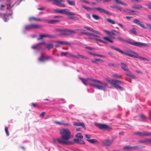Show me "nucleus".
<instances>
[{
  "label": "nucleus",
  "mask_w": 151,
  "mask_h": 151,
  "mask_svg": "<svg viewBox=\"0 0 151 151\" xmlns=\"http://www.w3.org/2000/svg\"><path fill=\"white\" fill-rule=\"evenodd\" d=\"M60 133L61 134V138L65 141L71 138V133L70 131L67 129H62L60 130Z\"/></svg>",
  "instance_id": "nucleus-1"
},
{
  "label": "nucleus",
  "mask_w": 151,
  "mask_h": 151,
  "mask_svg": "<svg viewBox=\"0 0 151 151\" xmlns=\"http://www.w3.org/2000/svg\"><path fill=\"white\" fill-rule=\"evenodd\" d=\"M89 84L90 86L94 87L99 90H105L106 89V88L104 86H103L98 84H96L94 83H89Z\"/></svg>",
  "instance_id": "nucleus-13"
},
{
  "label": "nucleus",
  "mask_w": 151,
  "mask_h": 151,
  "mask_svg": "<svg viewBox=\"0 0 151 151\" xmlns=\"http://www.w3.org/2000/svg\"><path fill=\"white\" fill-rule=\"evenodd\" d=\"M81 7L87 10L93 11L94 10H95L99 11L100 13H104L109 15H111V14L110 12L100 7L96 8H90L88 7L85 6L83 5L81 6Z\"/></svg>",
  "instance_id": "nucleus-2"
},
{
  "label": "nucleus",
  "mask_w": 151,
  "mask_h": 151,
  "mask_svg": "<svg viewBox=\"0 0 151 151\" xmlns=\"http://www.w3.org/2000/svg\"><path fill=\"white\" fill-rule=\"evenodd\" d=\"M41 27V26L37 24H30L26 25L24 27L25 30H29L33 29L39 28Z\"/></svg>",
  "instance_id": "nucleus-7"
},
{
  "label": "nucleus",
  "mask_w": 151,
  "mask_h": 151,
  "mask_svg": "<svg viewBox=\"0 0 151 151\" xmlns=\"http://www.w3.org/2000/svg\"><path fill=\"white\" fill-rule=\"evenodd\" d=\"M90 143H94L97 142L95 139H86Z\"/></svg>",
  "instance_id": "nucleus-41"
},
{
  "label": "nucleus",
  "mask_w": 151,
  "mask_h": 151,
  "mask_svg": "<svg viewBox=\"0 0 151 151\" xmlns=\"http://www.w3.org/2000/svg\"><path fill=\"white\" fill-rule=\"evenodd\" d=\"M57 43L61 44H65V45H71V44L68 42H63L62 41H58L57 42Z\"/></svg>",
  "instance_id": "nucleus-26"
},
{
  "label": "nucleus",
  "mask_w": 151,
  "mask_h": 151,
  "mask_svg": "<svg viewBox=\"0 0 151 151\" xmlns=\"http://www.w3.org/2000/svg\"><path fill=\"white\" fill-rule=\"evenodd\" d=\"M118 9L120 11L122 12H124L125 11V9H123V8H121L119 6Z\"/></svg>",
  "instance_id": "nucleus-55"
},
{
  "label": "nucleus",
  "mask_w": 151,
  "mask_h": 151,
  "mask_svg": "<svg viewBox=\"0 0 151 151\" xmlns=\"http://www.w3.org/2000/svg\"><path fill=\"white\" fill-rule=\"evenodd\" d=\"M103 39L111 43H112L113 42V41L112 40H110L109 38L107 37H104Z\"/></svg>",
  "instance_id": "nucleus-49"
},
{
  "label": "nucleus",
  "mask_w": 151,
  "mask_h": 151,
  "mask_svg": "<svg viewBox=\"0 0 151 151\" xmlns=\"http://www.w3.org/2000/svg\"><path fill=\"white\" fill-rule=\"evenodd\" d=\"M106 20L108 22H109L113 24H115V22L114 21H113V20L111 19H107Z\"/></svg>",
  "instance_id": "nucleus-43"
},
{
  "label": "nucleus",
  "mask_w": 151,
  "mask_h": 151,
  "mask_svg": "<svg viewBox=\"0 0 151 151\" xmlns=\"http://www.w3.org/2000/svg\"><path fill=\"white\" fill-rule=\"evenodd\" d=\"M132 135H137L140 136H151V132H137L133 133Z\"/></svg>",
  "instance_id": "nucleus-8"
},
{
  "label": "nucleus",
  "mask_w": 151,
  "mask_h": 151,
  "mask_svg": "<svg viewBox=\"0 0 151 151\" xmlns=\"http://www.w3.org/2000/svg\"><path fill=\"white\" fill-rule=\"evenodd\" d=\"M121 64L122 66L121 68L122 69L125 71H127V72L131 73L130 70L127 69V68L128 67L127 65L123 63H121Z\"/></svg>",
  "instance_id": "nucleus-17"
},
{
  "label": "nucleus",
  "mask_w": 151,
  "mask_h": 151,
  "mask_svg": "<svg viewBox=\"0 0 151 151\" xmlns=\"http://www.w3.org/2000/svg\"><path fill=\"white\" fill-rule=\"evenodd\" d=\"M68 3L70 5L74 6L75 5V2L74 1H70V0H66Z\"/></svg>",
  "instance_id": "nucleus-27"
},
{
  "label": "nucleus",
  "mask_w": 151,
  "mask_h": 151,
  "mask_svg": "<svg viewBox=\"0 0 151 151\" xmlns=\"http://www.w3.org/2000/svg\"><path fill=\"white\" fill-rule=\"evenodd\" d=\"M128 73L126 75L127 76H129V78L132 79H136V77L134 76V75L130 73H131L128 72Z\"/></svg>",
  "instance_id": "nucleus-33"
},
{
  "label": "nucleus",
  "mask_w": 151,
  "mask_h": 151,
  "mask_svg": "<svg viewBox=\"0 0 151 151\" xmlns=\"http://www.w3.org/2000/svg\"><path fill=\"white\" fill-rule=\"evenodd\" d=\"M97 126L99 129L103 130H109L111 129L109 126L104 124H98Z\"/></svg>",
  "instance_id": "nucleus-9"
},
{
  "label": "nucleus",
  "mask_w": 151,
  "mask_h": 151,
  "mask_svg": "<svg viewBox=\"0 0 151 151\" xmlns=\"http://www.w3.org/2000/svg\"><path fill=\"white\" fill-rule=\"evenodd\" d=\"M68 9H61V14H64L68 16H74L75 14L73 12H69Z\"/></svg>",
  "instance_id": "nucleus-11"
},
{
  "label": "nucleus",
  "mask_w": 151,
  "mask_h": 151,
  "mask_svg": "<svg viewBox=\"0 0 151 151\" xmlns=\"http://www.w3.org/2000/svg\"><path fill=\"white\" fill-rule=\"evenodd\" d=\"M104 31L107 35L110 36L118 35L119 33L115 30H112L111 32L106 30H104Z\"/></svg>",
  "instance_id": "nucleus-12"
},
{
  "label": "nucleus",
  "mask_w": 151,
  "mask_h": 151,
  "mask_svg": "<svg viewBox=\"0 0 151 151\" xmlns=\"http://www.w3.org/2000/svg\"><path fill=\"white\" fill-rule=\"evenodd\" d=\"M87 80H88V81H91L95 82V79H93L91 78H87Z\"/></svg>",
  "instance_id": "nucleus-62"
},
{
  "label": "nucleus",
  "mask_w": 151,
  "mask_h": 151,
  "mask_svg": "<svg viewBox=\"0 0 151 151\" xmlns=\"http://www.w3.org/2000/svg\"><path fill=\"white\" fill-rule=\"evenodd\" d=\"M139 116L142 119H146L147 118L143 114H141L139 115Z\"/></svg>",
  "instance_id": "nucleus-53"
},
{
  "label": "nucleus",
  "mask_w": 151,
  "mask_h": 151,
  "mask_svg": "<svg viewBox=\"0 0 151 151\" xmlns=\"http://www.w3.org/2000/svg\"><path fill=\"white\" fill-rule=\"evenodd\" d=\"M146 5L148 7L149 9H151V3L146 4Z\"/></svg>",
  "instance_id": "nucleus-64"
},
{
  "label": "nucleus",
  "mask_w": 151,
  "mask_h": 151,
  "mask_svg": "<svg viewBox=\"0 0 151 151\" xmlns=\"http://www.w3.org/2000/svg\"><path fill=\"white\" fill-rule=\"evenodd\" d=\"M11 15H12V14H4V17L3 18V19L4 21L5 22H6L7 21V19L6 17H5V16H7L8 17L9 16Z\"/></svg>",
  "instance_id": "nucleus-47"
},
{
  "label": "nucleus",
  "mask_w": 151,
  "mask_h": 151,
  "mask_svg": "<svg viewBox=\"0 0 151 151\" xmlns=\"http://www.w3.org/2000/svg\"><path fill=\"white\" fill-rule=\"evenodd\" d=\"M138 142L140 143L146 144L147 143V139L139 140Z\"/></svg>",
  "instance_id": "nucleus-42"
},
{
  "label": "nucleus",
  "mask_w": 151,
  "mask_h": 151,
  "mask_svg": "<svg viewBox=\"0 0 151 151\" xmlns=\"http://www.w3.org/2000/svg\"><path fill=\"white\" fill-rule=\"evenodd\" d=\"M145 147L143 146H141L138 145L137 146H132V149H143Z\"/></svg>",
  "instance_id": "nucleus-25"
},
{
  "label": "nucleus",
  "mask_w": 151,
  "mask_h": 151,
  "mask_svg": "<svg viewBox=\"0 0 151 151\" xmlns=\"http://www.w3.org/2000/svg\"><path fill=\"white\" fill-rule=\"evenodd\" d=\"M45 44V43L44 42L40 43H39L38 44H37V45L35 46L32 47V48L33 49H40V48L39 47V45H42Z\"/></svg>",
  "instance_id": "nucleus-24"
},
{
  "label": "nucleus",
  "mask_w": 151,
  "mask_h": 151,
  "mask_svg": "<svg viewBox=\"0 0 151 151\" xmlns=\"http://www.w3.org/2000/svg\"><path fill=\"white\" fill-rule=\"evenodd\" d=\"M5 130L6 132V134H7V136H9V133L8 131V128L7 127H6L5 129Z\"/></svg>",
  "instance_id": "nucleus-56"
},
{
  "label": "nucleus",
  "mask_w": 151,
  "mask_h": 151,
  "mask_svg": "<svg viewBox=\"0 0 151 151\" xmlns=\"http://www.w3.org/2000/svg\"><path fill=\"white\" fill-rule=\"evenodd\" d=\"M132 7L134 9H139L142 8V6L139 5L135 4L133 5L132 6Z\"/></svg>",
  "instance_id": "nucleus-29"
},
{
  "label": "nucleus",
  "mask_w": 151,
  "mask_h": 151,
  "mask_svg": "<svg viewBox=\"0 0 151 151\" xmlns=\"http://www.w3.org/2000/svg\"><path fill=\"white\" fill-rule=\"evenodd\" d=\"M40 37L37 39L38 40L42 39L44 37H49L50 38H54L55 37L54 35H39Z\"/></svg>",
  "instance_id": "nucleus-15"
},
{
  "label": "nucleus",
  "mask_w": 151,
  "mask_h": 151,
  "mask_svg": "<svg viewBox=\"0 0 151 151\" xmlns=\"http://www.w3.org/2000/svg\"><path fill=\"white\" fill-rule=\"evenodd\" d=\"M117 38L118 39L121 41H123L124 42H127L132 45H133L137 47H140L142 46H148V45L147 44L144 43L137 42H132L130 41L124 40L120 37H118Z\"/></svg>",
  "instance_id": "nucleus-3"
},
{
  "label": "nucleus",
  "mask_w": 151,
  "mask_h": 151,
  "mask_svg": "<svg viewBox=\"0 0 151 151\" xmlns=\"http://www.w3.org/2000/svg\"><path fill=\"white\" fill-rule=\"evenodd\" d=\"M126 12L128 13H130L131 12H135L133 10H129V9H127L126 10H125V11Z\"/></svg>",
  "instance_id": "nucleus-57"
},
{
  "label": "nucleus",
  "mask_w": 151,
  "mask_h": 151,
  "mask_svg": "<svg viewBox=\"0 0 151 151\" xmlns=\"http://www.w3.org/2000/svg\"><path fill=\"white\" fill-rule=\"evenodd\" d=\"M5 8V6L3 5H1L0 6V10L1 11L4 10Z\"/></svg>",
  "instance_id": "nucleus-54"
},
{
  "label": "nucleus",
  "mask_w": 151,
  "mask_h": 151,
  "mask_svg": "<svg viewBox=\"0 0 151 151\" xmlns=\"http://www.w3.org/2000/svg\"><path fill=\"white\" fill-rule=\"evenodd\" d=\"M99 61H101L102 63H103L104 62V61L103 60L97 58L95 59L94 60H91V62L93 63H95V64L99 65V64L98 63V62Z\"/></svg>",
  "instance_id": "nucleus-21"
},
{
  "label": "nucleus",
  "mask_w": 151,
  "mask_h": 151,
  "mask_svg": "<svg viewBox=\"0 0 151 151\" xmlns=\"http://www.w3.org/2000/svg\"><path fill=\"white\" fill-rule=\"evenodd\" d=\"M81 80L82 81L83 83L84 84L87 85L88 84H89V83H88V80L87 79H85V78H81Z\"/></svg>",
  "instance_id": "nucleus-28"
},
{
  "label": "nucleus",
  "mask_w": 151,
  "mask_h": 151,
  "mask_svg": "<svg viewBox=\"0 0 151 151\" xmlns=\"http://www.w3.org/2000/svg\"><path fill=\"white\" fill-rule=\"evenodd\" d=\"M95 82L99 84H103L102 82H101L100 81L97 80H96V79H95Z\"/></svg>",
  "instance_id": "nucleus-63"
},
{
  "label": "nucleus",
  "mask_w": 151,
  "mask_h": 151,
  "mask_svg": "<svg viewBox=\"0 0 151 151\" xmlns=\"http://www.w3.org/2000/svg\"><path fill=\"white\" fill-rule=\"evenodd\" d=\"M76 57H76L75 58H76L77 59H79V57H81V58H83V59H88V57H87L85 56H84V55H80V54L77 55H76Z\"/></svg>",
  "instance_id": "nucleus-30"
},
{
  "label": "nucleus",
  "mask_w": 151,
  "mask_h": 151,
  "mask_svg": "<svg viewBox=\"0 0 151 151\" xmlns=\"http://www.w3.org/2000/svg\"><path fill=\"white\" fill-rule=\"evenodd\" d=\"M86 48L88 49H89V50H93L95 49V48H92L91 47H86Z\"/></svg>",
  "instance_id": "nucleus-60"
},
{
  "label": "nucleus",
  "mask_w": 151,
  "mask_h": 151,
  "mask_svg": "<svg viewBox=\"0 0 151 151\" xmlns=\"http://www.w3.org/2000/svg\"><path fill=\"white\" fill-rule=\"evenodd\" d=\"M51 57L50 56L45 57L44 61H47L51 59Z\"/></svg>",
  "instance_id": "nucleus-50"
},
{
  "label": "nucleus",
  "mask_w": 151,
  "mask_h": 151,
  "mask_svg": "<svg viewBox=\"0 0 151 151\" xmlns=\"http://www.w3.org/2000/svg\"><path fill=\"white\" fill-rule=\"evenodd\" d=\"M110 48H111L112 49L115 50H116V51L121 53H123L125 55H126L127 56H130L132 57H134V55L128 53L126 52H124L122 51L121 50H120V49H119L118 47H115L114 46H111Z\"/></svg>",
  "instance_id": "nucleus-10"
},
{
  "label": "nucleus",
  "mask_w": 151,
  "mask_h": 151,
  "mask_svg": "<svg viewBox=\"0 0 151 151\" xmlns=\"http://www.w3.org/2000/svg\"><path fill=\"white\" fill-rule=\"evenodd\" d=\"M86 35H89V36H92L93 37H96L97 38H100L99 36L97 35H96L95 34H92V33H91L87 32V33H86Z\"/></svg>",
  "instance_id": "nucleus-38"
},
{
  "label": "nucleus",
  "mask_w": 151,
  "mask_h": 151,
  "mask_svg": "<svg viewBox=\"0 0 151 151\" xmlns=\"http://www.w3.org/2000/svg\"><path fill=\"white\" fill-rule=\"evenodd\" d=\"M136 28L134 27L132 29H131L130 30V31L134 33L135 35H137V32L135 30Z\"/></svg>",
  "instance_id": "nucleus-46"
},
{
  "label": "nucleus",
  "mask_w": 151,
  "mask_h": 151,
  "mask_svg": "<svg viewBox=\"0 0 151 151\" xmlns=\"http://www.w3.org/2000/svg\"><path fill=\"white\" fill-rule=\"evenodd\" d=\"M113 142V141L112 140L106 139L103 141L102 144L104 146H109L111 145Z\"/></svg>",
  "instance_id": "nucleus-16"
},
{
  "label": "nucleus",
  "mask_w": 151,
  "mask_h": 151,
  "mask_svg": "<svg viewBox=\"0 0 151 151\" xmlns=\"http://www.w3.org/2000/svg\"><path fill=\"white\" fill-rule=\"evenodd\" d=\"M131 52L134 54V58H139V56L138 54L132 51H131Z\"/></svg>",
  "instance_id": "nucleus-44"
},
{
  "label": "nucleus",
  "mask_w": 151,
  "mask_h": 151,
  "mask_svg": "<svg viewBox=\"0 0 151 151\" xmlns=\"http://www.w3.org/2000/svg\"><path fill=\"white\" fill-rule=\"evenodd\" d=\"M107 65L109 68L114 67L117 68L118 67V64L112 63H108Z\"/></svg>",
  "instance_id": "nucleus-18"
},
{
  "label": "nucleus",
  "mask_w": 151,
  "mask_h": 151,
  "mask_svg": "<svg viewBox=\"0 0 151 151\" xmlns=\"http://www.w3.org/2000/svg\"><path fill=\"white\" fill-rule=\"evenodd\" d=\"M114 87L117 89H119L121 91H123L124 90V88L121 87L118 85H114Z\"/></svg>",
  "instance_id": "nucleus-39"
},
{
  "label": "nucleus",
  "mask_w": 151,
  "mask_h": 151,
  "mask_svg": "<svg viewBox=\"0 0 151 151\" xmlns=\"http://www.w3.org/2000/svg\"><path fill=\"white\" fill-rule=\"evenodd\" d=\"M70 16L68 17V19L73 20H79V19L76 17L75 16Z\"/></svg>",
  "instance_id": "nucleus-34"
},
{
  "label": "nucleus",
  "mask_w": 151,
  "mask_h": 151,
  "mask_svg": "<svg viewBox=\"0 0 151 151\" xmlns=\"http://www.w3.org/2000/svg\"><path fill=\"white\" fill-rule=\"evenodd\" d=\"M60 22V20H50L47 21V22L48 23L51 24H53L55 23H58Z\"/></svg>",
  "instance_id": "nucleus-23"
},
{
  "label": "nucleus",
  "mask_w": 151,
  "mask_h": 151,
  "mask_svg": "<svg viewBox=\"0 0 151 151\" xmlns=\"http://www.w3.org/2000/svg\"><path fill=\"white\" fill-rule=\"evenodd\" d=\"M73 125L75 126H81L84 129H86L84 124L83 123H75L73 124Z\"/></svg>",
  "instance_id": "nucleus-19"
},
{
  "label": "nucleus",
  "mask_w": 151,
  "mask_h": 151,
  "mask_svg": "<svg viewBox=\"0 0 151 151\" xmlns=\"http://www.w3.org/2000/svg\"><path fill=\"white\" fill-rule=\"evenodd\" d=\"M53 45L52 44H49L46 45V47L49 50L53 48Z\"/></svg>",
  "instance_id": "nucleus-32"
},
{
  "label": "nucleus",
  "mask_w": 151,
  "mask_h": 151,
  "mask_svg": "<svg viewBox=\"0 0 151 151\" xmlns=\"http://www.w3.org/2000/svg\"><path fill=\"white\" fill-rule=\"evenodd\" d=\"M113 76L114 78H119L121 77V75L118 76L117 74L115 73L113 75Z\"/></svg>",
  "instance_id": "nucleus-51"
},
{
  "label": "nucleus",
  "mask_w": 151,
  "mask_h": 151,
  "mask_svg": "<svg viewBox=\"0 0 151 151\" xmlns=\"http://www.w3.org/2000/svg\"><path fill=\"white\" fill-rule=\"evenodd\" d=\"M49 2H51L54 5L57 6L62 7H65V5L62 2L64 1V0H48Z\"/></svg>",
  "instance_id": "nucleus-5"
},
{
  "label": "nucleus",
  "mask_w": 151,
  "mask_h": 151,
  "mask_svg": "<svg viewBox=\"0 0 151 151\" xmlns=\"http://www.w3.org/2000/svg\"><path fill=\"white\" fill-rule=\"evenodd\" d=\"M92 17H93V18L94 19L96 20H98L99 19H100V17L98 15L96 14H92Z\"/></svg>",
  "instance_id": "nucleus-40"
},
{
  "label": "nucleus",
  "mask_w": 151,
  "mask_h": 151,
  "mask_svg": "<svg viewBox=\"0 0 151 151\" xmlns=\"http://www.w3.org/2000/svg\"><path fill=\"white\" fill-rule=\"evenodd\" d=\"M53 11L55 13H59L61 14V10L54 9Z\"/></svg>",
  "instance_id": "nucleus-52"
},
{
  "label": "nucleus",
  "mask_w": 151,
  "mask_h": 151,
  "mask_svg": "<svg viewBox=\"0 0 151 151\" xmlns=\"http://www.w3.org/2000/svg\"><path fill=\"white\" fill-rule=\"evenodd\" d=\"M76 137L80 139H82L83 138V136L82 135V134L80 133L76 134Z\"/></svg>",
  "instance_id": "nucleus-36"
},
{
  "label": "nucleus",
  "mask_w": 151,
  "mask_h": 151,
  "mask_svg": "<svg viewBox=\"0 0 151 151\" xmlns=\"http://www.w3.org/2000/svg\"><path fill=\"white\" fill-rule=\"evenodd\" d=\"M74 141L75 142L78 144H85V142L83 141L79 140L77 139H74Z\"/></svg>",
  "instance_id": "nucleus-22"
},
{
  "label": "nucleus",
  "mask_w": 151,
  "mask_h": 151,
  "mask_svg": "<svg viewBox=\"0 0 151 151\" xmlns=\"http://www.w3.org/2000/svg\"><path fill=\"white\" fill-rule=\"evenodd\" d=\"M96 40L99 41L100 42H102V43H104L106 44L107 43V42L104 41L103 40H100L99 39H96Z\"/></svg>",
  "instance_id": "nucleus-58"
},
{
  "label": "nucleus",
  "mask_w": 151,
  "mask_h": 151,
  "mask_svg": "<svg viewBox=\"0 0 151 151\" xmlns=\"http://www.w3.org/2000/svg\"><path fill=\"white\" fill-rule=\"evenodd\" d=\"M133 22L138 25L140 26L144 29H146V27L144 26V24L137 19H135Z\"/></svg>",
  "instance_id": "nucleus-14"
},
{
  "label": "nucleus",
  "mask_w": 151,
  "mask_h": 151,
  "mask_svg": "<svg viewBox=\"0 0 151 151\" xmlns=\"http://www.w3.org/2000/svg\"><path fill=\"white\" fill-rule=\"evenodd\" d=\"M53 142L55 143H57L58 142L59 143L64 144L65 145H70L72 144V143L69 141H67L61 138L60 139L53 138L52 139Z\"/></svg>",
  "instance_id": "nucleus-6"
},
{
  "label": "nucleus",
  "mask_w": 151,
  "mask_h": 151,
  "mask_svg": "<svg viewBox=\"0 0 151 151\" xmlns=\"http://www.w3.org/2000/svg\"><path fill=\"white\" fill-rule=\"evenodd\" d=\"M46 114V112H42L40 115V117H43L45 114Z\"/></svg>",
  "instance_id": "nucleus-61"
},
{
  "label": "nucleus",
  "mask_w": 151,
  "mask_h": 151,
  "mask_svg": "<svg viewBox=\"0 0 151 151\" xmlns=\"http://www.w3.org/2000/svg\"><path fill=\"white\" fill-rule=\"evenodd\" d=\"M29 20L30 21H32V20H34L36 21H42L41 19L40 18H37L35 17H31L29 18Z\"/></svg>",
  "instance_id": "nucleus-31"
},
{
  "label": "nucleus",
  "mask_w": 151,
  "mask_h": 151,
  "mask_svg": "<svg viewBox=\"0 0 151 151\" xmlns=\"http://www.w3.org/2000/svg\"><path fill=\"white\" fill-rule=\"evenodd\" d=\"M114 82H112L114 83V85H117V83H120L121 81L117 80H114Z\"/></svg>",
  "instance_id": "nucleus-48"
},
{
  "label": "nucleus",
  "mask_w": 151,
  "mask_h": 151,
  "mask_svg": "<svg viewBox=\"0 0 151 151\" xmlns=\"http://www.w3.org/2000/svg\"><path fill=\"white\" fill-rule=\"evenodd\" d=\"M123 148L124 150L132 149V146L130 145L125 146L123 147Z\"/></svg>",
  "instance_id": "nucleus-37"
},
{
  "label": "nucleus",
  "mask_w": 151,
  "mask_h": 151,
  "mask_svg": "<svg viewBox=\"0 0 151 151\" xmlns=\"http://www.w3.org/2000/svg\"><path fill=\"white\" fill-rule=\"evenodd\" d=\"M105 81H107L109 83H111V84H112L113 85L114 83L112 82H114V81H113L114 79H112L111 80H110L109 79L106 78V79H105Z\"/></svg>",
  "instance_id": "nucleus-45"
},
{
  "label": "nucleus",
  "mask_w": 151,
  "mask_h": 151,
  "mask_svg": "<svg viewBox=\"0 0 151 151\" xmlns=\"http://www.w3.org/2000/svg\"><path fill=\"white\" fill-rule=\"evenodd\" d=\"M60 32L59 34L60 35H69L73 33H76V32L74 30L67 29H60L58 30Z\"/></svg>",
  "instance_id": "nucleus-4"
},
{
  "label": "nucleus",
  "mask_w": 151,
  "mask_h": 151,
  "mask_svg": "<svg viewBox=\"0 0 151 151\" xmlns=\"http://www.w3.org/2000/svg\"><path fill=\"white\" fill-rule=\"evenodd\" d=\"M44 58L45 57L44 56L43 54L41 53V56L39 59V60L41 62H44Z\"/></svg>",
  "instance_id": "nucleus-35"
},
{
  "label": "nucleus",
  "mask_w": 151,
  "mask_h": 151,
  "mask_svg": "<svg viewBox=\"0 0 151 151\" xmlns=\"http://www.w3.org/2000/svg\"><path fill=\"white\" fill-rule=\"evenodd\" d=\"M74 31H75L76 32V33H77V32L79 33L85 34L86 35V33H87L86 32H84V30L83 29H75L74 30Z\"/></svg>",
  "instance_id": "nucleus-20"
},
{
  "label": "nucleus",
  "mask_w": 151,
  "mask_h": 151,
  "mask_svg": "<svg viewBox=\"0 0 151 151\" xmlns=\"http://www.w3.org/2000/svg\"><path fill=\"white\" fill-rule=\"evenodd\" d=\"M68 52H62L61 54V56H66L68 54Z\"/></svg>",
  "instance_id": "nucleus-59"
}]
</instances>
